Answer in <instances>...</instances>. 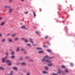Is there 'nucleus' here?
Listing matches in <instances>:
<instances>
[{
    "mask_svg": "<svg viewBox=\"0 0 75 75\" xmlns=\"http://www.w3.org/2000/svg\"><path fill=\"white\" fill-rule=\"evenodd\" d=\"M27 45H28V47H31V45L30 44H27Z\"/></svg>",
    "mask_w": 75,
    "mask_h": 75,
    "instance_id": "30",
    "label": "nucleus"
},
{
    "mask_svg": "<svg viewBox=\"0 0 75 75\" xmlns=\"http://www.w3.org/2000/svg\"><path fill=\"white\" fill-rule=\"evenodd\" d=\"M44 48H47V47H48V46H46L45 45H44Z\"/></svg>",
    "mask_w": 75,
    "mask_h": 75,
    "instance_id": "41",
    "label": "nucleus"
},
{
    "mask_svg": "<svg viewBox=\"0 0 75 75\" xmlns=\"http://www.w3.org/2000/svg\"><path fill=\"white\" fill-rule=\"evenodd\" d=\"M1 47V46L0 45V47Z\"/></svg>",
    "mask_w": 75,
    "mask_h": 75,
    "instance_id": "54",
    "label": "nucleus"
},
{
    "mask_svg": "<svg viewBox=\"0 0 75 75\" xmlns=\"http://www.w3.org/2000/svg\"><path fill=\"white\" fill-rule=\"evenodd\" d=\"M19 50H20V47H18V48L16 50V51H17V52H18V51H19Z\"/></svg>",
    "mask_w": 75,
    "mask_h": 75,
    "instance_id": "19",
    "label": "nucleus"
},
{
    "mask_svg": "<svg viewBox=\"0 0 75 75\" xmlns=\"http://www.w3.org/2000/svg\"><path fill=\"white\" fill-rule=\"evenodd\" d=\"M47 52H50L51 51V50H47Z\"/></svg>",
    "mask_w": 75,
    "mask_h": 75,
    "instance_id": "29",
    "label": "nucleus"
},
{
    "mask_svg": "<svg viewBox=\"0 0 75 75\" xmlns=\"http://www.w3.org/2000/svg\"><path fill=\"white\" fill-rule=\"evenodd\" d=\"M61 67L62 68H66V67H65V66L64 65H62Z\"/></svg>",
    "mask_w": 75,
    "mask_h": 75,
    "instance_id": "15",
    "label": "nucleus"
},
{
    "mask_svg": "<svg viewBox=\"0 0 75 75\" xmlns=\"http://www.w3.org/2000/svg\"><path fill=\"white\" fill-rule=\"evenodd\" d=\"M24 38H21V40H24Z\"/></svg>",
    "mask_w": 75,
    "mask_h": 75,
    "instance_id": "48",
    "label": "nucleus"
},
{
    "mask_svg": "<svg viewBox=\"0 0 75 75\" xmlns=\"http://www.w3.org/2000/svg\"><path fill=\"white\" fill-rule=\"evenodd\" d=\"M57 73H58V74H61V70L60 69H59Z\"/></svg>",
    "mask_w": 75,
    "mask_h": 75,
    "instance_id": "10",
    "label": "nucleus"
},
{
    "mask_svg": "<svg viewBox=\"0 0 75 75\" xmlns=\"http://www.w3.org/2000/svg\"><path fill=\"white\" fill-rule=\"evenodd\" d=\"M28 12H25V14H28Z\"/></svg>",
    "mask_w": 75,
    "mask_h": 75,
    "instance_id": "44",
    "label": "nucleus"
},
{
    "mask_svg": "<svg viewBox=\"0 0 75 75\" xmlns=\"http://www.w3.org/2000/svg\"><path fill=\"white\" fill-rule=\"evenodd\" d=\"M24 53L25 54H26V53H27V52H24Z\"/></svg>",
    "mask_w": 75,
    "mask_h": 75,
    "instance_id": "50",
    "label": "nucleus"
},
{
    "mask_svg": "<svg viewBox=\"0 0 75 75\" xmlns=\"http://www.w3.org/2000/svg\"><path fill=\"white\" fill-rule=\"evenodd\" d=\"M21 51H25V49H22L21 50Z\"/></svg>",
    "mask_w": 75,
    "mask_h": 75,
    "instance_id": "38",
    "label": "nucleus"
},
{
    "mask_svg": "<svg viewBox=\"0 0 75 75\" xmlns=\"http://www.w3.org/2000/svg\"><path fill=\"white\" fill-rule=\"evenodd\" d=\"M70 65L71 66V67H72V66H73V65H74V64H72V63H71L70 64Z\"/></svg>",
    "mask_w": 75,
    "mask_h": 75,
    "instance_id": "32",
    "label": "nucleus"
},
{
    "mask_svg": "<svg viewBox=\"0 0 75 75\" xmlns=\"http://www.w3.org/2000/svg\"><path fill=\"white\" fill-rule=\"evenodd\" d=\"M21 64L23 65H26V63H22Z\"/></svg>",
    "mask_w": 75,
    "mask_h": 75,
    "instance_id": "20",
    "label": "nucleus"
},
{
    "mask_svg": "<svg viewBox=\"0 0 75 75\" xmlns=\"http://www.w3.org/2000/svg\"><path fill=\"white\" fill-rule=\"evenodd\" d=\"M3 69V68H2V67H0V69Z\"/></svg>",
    "mask_w": 75,
    "mask_h": 75,
    "instance_id": "45",
    "label": "nucleus"
},
{
    "mask_svg": "<svg viewBox=\"0 0 75 75\" xmlns=\"http://www.w3.org/2000/svg\"><path fill=\"white\" fill-rule=\"evenodd\" d=\"M21 24H22V23H21Z\"/></svg>",
    "mask_w": 75,
    "mask_h": 75,
    "instance_id": "55",
    "label": "nucleus"
},
{
    "mask_svg": "<svg viewBox=\"0 0 75 75\" xmlns=\"http://www.w3.org/2000/svg\"><path fill=\"white\" fill-rule=\"evenodd\" d=\"M16 34L15 33L14 34H13V35H12L11 36L12 37H15V36H16Z\"/></svg>",
    "mask_w": 75,
    "mask_h": 75,
    "instance_id": "12",
    "label": "nucleus"
},
{
    "mask_svg": "<svg viewBox=\"0 0 75 75\" xmlns=\"http://www.w3.org/2000/svg\"><path fill=\"white\" fill-rule=\"evenodd\" d=\"M3 19V17H0V20H1Z\"/></svg>",
    "mask_w": 75,
    "mask_h": 75,
    "instance_id": "40",
    "label": "nucleus"
},
{
    "mask_svg": "<svg viewBox=\"0 0 75 75\" xmlns=\"http://www.w3.org/2000/svg\"><path fill=\"white\" fill-rule=\"evenodd\" d=\"M10 33H8L7 34V35H8V36L9 35H10Z\"/></svg>",
    "mask_w": 75,
    "mask_h": 75,
    "instance_id": "43",
    "label": "nucleus"
},
{
    "mask_svg": "<svg viewBox=\"0 0 75 75\" xmlns=\"http://www.w3.org/2000/svg\"><path fill=\"white\" fill-rule=\"evenodd\" d=\"M44 52V51H40L38 52V53H39V54H41V53H43Z\"/></svg>",
    "mask_w": 75,
    "mask_h": 75,
    "instance_id": "11",
    "label": "nucleus"
},
{
    "mask_svg": "<svg viewBox=\"0 0 75 75\" xmlns=\"http://www.w3.org/2000/svg\"><path fill=\"white\" fill-rule=\"evenodd\" d=\"M29 61H32V60H29Z\"/></svg>",
    "mask_w": 75,
    "mask_h": 75,
    "instance_id": "52",
    "label": "nucleus"
},
{
    "mask_svg": "<svg viewBox=\"0 0 75 75\" xmlns=\"http://www.w3.org/2000/svg\"><path fill=\"white\" fill-rule=\"evenodd\" d=\"M0 37H2V34L1 33H0Z\"/></svg>",
    "mask_w": 75,
    "mask_h": 75,
    "instance_id": "39",
    "label": "nucleus"
},
{
    "mask_svg": "<svg viewBox=\"0 0 75 75\" xmlns=\"http://www.w3.org/2000/svg\"><path fill=\"white\" fill-rule=\"evenodd\" d=\"M43 74H47V72L45 71H43L42 72Z\"/></svg>",
    "mask_w": 75,
    "mask_h": 75,
    "instance_id": "23",
    "label": "nucleus"
},
{
    "mask_svg": "<svg viewBox=\"0 0 75 75\" xmlns=\"http://www.w3.org/2000/svg\"><path fill=\"white\" fill-rule=\"evenodd\" d=\"M12 58H15V57H14V56L13 55L11 56Z\"/></svg>",
    "mask_w": 75,
    "mask_h": 75,
    "instance_id": "34",
    "label": "nucleus"
},
{
    "mask_svg": "<svg viewBox=\"0 0 75 75\" xmlns=\"http://www.w3.org/2000/svg\"><path fill=\"white\" fill-rule=\"evenodd\" d=\"M29 40H30V41L31 42H32V43L33 44V45L34 46H36V45H33V39L31 38H30Z\"/></svg>",
    "mask_w": 75,
    "mask_h": 75,
    "instance_id": "4",
    "label": "nucleus"
},
{
    "mask_svg": "<svg viewBox=\"0 0 75 75\" xmlns=\"http://www.w3.org/2000/svg\"><path fill=\"white\" fill-rule=\"evenodd\" d=\"M48 57V55H47L45 56L44 58L42 59V61H45L46 62H51L52 61L51 60H46V59Z\"/></svg>",
    "mask_w": 75,
    "mask_h": 75,
    "instance_id": "1",
    "label": "nucleus"
},
{
    "mask_svg": "<svg viewBox=\"0 0 75 75\" xmlns=\"http://www.w3.org/2000/svg\"><path fill=\"white\" fill-rule=\"evenodd\" d=\"M13 68L14 70H17L18 69L16 67H13Z\"/></svg>",
    "mask_w": 75,
    "mask_h": 75,
    "instance_id": "13",
    "label": "nucleus"
},
{
    "mask_svg": "<svg viewBox=\"0 0 75 75\" xmlns=\"http://www.w3.org/2000/svg\"><path fill=\"white\" fill-rule=\"evenodd\" d=\"M37 50H42V48L40 47H37L36 48Z\"/></svg>",
    "mask_w": 75,
    "mask_h": 75,
    "instance_id": "18",
    "label": "nucleus"
},
{
    "mask_svg": "<svg viewBox=\"0 0 75 75\" xmlns=\"http://www.w3.org/2000/svg\"><path fill=\"white\" fill-rule=\"evenodd\" d=\"M26 58H28V57L26 56Z\"/></svg>",
    "mask_w": 75,
    "mask_h": 75,
    "instance_id": "47",
    "label": "nucleus"
},
{
    "mask_svg": "<svg viewBox=\"0 0 75 75\" xmlns=\"http://www.w3.org/2000/svg\"><path fill=\"white\" fill-rule=\"evenodd\" d=\"M33 14H34V17H35V16H36V14H35V12H33Z\"/></svg>",
    "mask_w": 75,
    "mask_h": 75,
    "instance_id": "21",
    "label": "nucleus"
},
{
    "mask_svg": "<svg viewBox=\"0 0 75 75\" xmlns=\"http://www.w3.org/2000/svg\"><path fill=\"white\" fill-rule=\"evenodd\" d=\"M25 42H28V40H25Z\"/></svg>",
    "mask_w": 75,
    "mask_h": 75,
    "instance_id": "35",
    "label": "nucleus"
},
{
    "mask_svg": "<svg viewBox=\"0 0 75 75\" xmlns=\"http://www.w3.org/2000/svg\"><path fill=\"white\" fill-rule=\"evenodd\" d=\"M14 0H9V1L10 3H11L12 2H13V1Z\"/></svg>",
    "mask_w": 75,
    "mask_h": 75,
    "instance_id": "26",
    "label": "nucleus"
},
{
    "mask_svg": "<svg viewBox=\"0 0 75 75\" xmlns=\"http://www.w3.org/2000/svg\"><path fill=\"white\" fill-rule=\"evenodd\" d=\"M55 58V57H49L47 58V59H52V58Z\"/></svg>",
    "mask_w": 75,
    "mask_h": 75,
    "instance_id": "14",
    "label": "nucleus"
},
{
    "mask_svg": "<svg viewBox=\"0 0 75 75\" xmlns=\"http://www.w3.org/2000/svg\"><path fill=\"white\" fill-rule=\"evenodd\" d=\"M58 74L57 73H54L52 74V75H57Z\"/></svg>",
    "mask_w": 75,
    "mask_h": 75,
    "instance_id": "37",
    "label": "nucleus"
},
{
    "mask_svg": "<svg viewBox=\"0 0 75 75\" xmlns=\"http://www.w3.org/2000/svg\"><path fill=\"white\" fill-rule=\"evenodd\" d=\"M6 62H7V63H9L8 65H9V66H10V65H11V61H10L9 60H7L6 61Z\"/></svg>",
    "mask_w": 75,
    "mask_h": 75,
    "instance_id": "3",
    "label": "nucleus"
},
{
    "mask_svg": "<svg viewBox=\"0 0 75 75\" xmlns=\"http://www.w3.org/2000/svg\"><path fill=\"white\" fill-rule=\"evenodd\" d=\"M12 55H14V52H12Z\"/></svg>",
    "mask_w": 75,
    "mask_h": 75,
    "instance_id": "42",
    "label": "nucleus"
},
{
    "mask_svg": "<svg viewBox=\"0 0 75 75\" xmlns=\"http://www.w3.org/2000/svg\"><path fill=\"white\" fill-rule=\"evenodd\" d=\"M8 41L10 42H13V39H8Z\"/></svg>",
    "mask_w": 75,
    "mask_h": 75,
    "instance_id": "6",
    "label": "nucleus"
},
{
    "mask_svg": "<svg viewBox=\"0 0 75 75\" xmlns=\"http://www.w3.org/2000/svg\"><path fill=\"white\" fill-rule=\"evenodd\" d=\"M19 63H17L16 64L17 65H18V64H19Z\"/></svg>",
    "mask_w": 75,
    "mask_h": 75,
    "instance_id": "51",
    "label": "nucleus"
},
{
    "mask_svg": "<svg viewBox=\"0 0 75 75\" xmlns=\"http://www.w3.org/2000/svg\"><path fill=\"white\" fill-rule=\"evenodd\" d=\"M24 0H21V1H22V2H23V1H24Z\"/></svg>",
    "mask_w": 75,
    "mask_h": 75,
    "instance_id": "46",
    "label": "nucleus"
},
{
    "mask_svg": "<svg viewBox=\"0 0 75 75\" xmlns=\"http://www.w3.org/2000/svg\"><path fill=\"white\" fill-rule=\"evenodd\" d=\"M48 38V36H47L45 37V39H47V38Z\"/></svg>",
    "mask_w": 75,
    "mask_h": 75,
    "instance_id": "27",
    "label": "nucleus"
},
{
    "mask_svg": "<svg viewBox=\"0 0 75 75\" xmlns=\"http://www.w3.org/2000/svg\"><path fill=\"white\" fill-rule=\"evenodd\" d=\"M45 69H46V70H48V67L47 66L45 67Z\"/></svg>",
    "mask_w": 75,
    "mask_h": 75,
    "instance_id": "16",
    "label": "nucleus"
},
{
    "mask_svg": "<svg viewBox=\"0 0 75 75\" xmlns=\"http://www.w3.org/2000/svg\"><path fill=\"white\" fill-rule=\"evenodd\" d=\"M13 74V71H11V73L10 75H12Z\"/></svg>",
    "mask_w": 75,
    "mask_h": 75,
    "instance_id": "24",
    "label": "nucleus"
},
{
    "mask_svg": "<svg viewBox=\"0 0 75 75\" xmlns=\"http://www.w3.org/2000/svg\"><path fill=\"white\" fill-rule=\"evenodd\" d=\"M21 28L22 29H27V28H26V27H25V26H22L21 27Z\"/></svg>",
    "mask_w": 75,
    "mask_h": 75,
    "instance_id": "5",
    "label": "nucleus"
},
{
    "mask_svg": "<svg viewBox=\"0 0 75 75\" xmlns=\"http://www.w3.org/2000/svg\"><path fill=\"white\" fill-rule=\"evenodd\" d=\"M5 41H6V39H3L2 40V42H4Z\"/></svg>",
    "mask_w": 75,
    "mask_h": 75,
    "instance_id": "22",
    "label": "nucleus"
},
{
    "mask_svg": "<svg viewBox=\"0 0 75 75\" xmlns=\"http://www.w3.org/2000/svg\"><path fill=\"white\" fill-rule=\"evenodd\" d=\"M52 65H53L52 63H50L48 64V66H49V67H51L52 66Z\"/></svg>",
    "mask_w": 75,
    "mask_h": 75,
    "instance_id": "8",
    "label": "nucleus"
},
{
    "mask_svg": "<svg viewBox=\"0 0 75 75\" xmlns=\"http://www.w3.org/2000/svg\"><path fill=\"white\" fill-rule=\"evenodd\" d=\"M65 72L68 73V69H66L65 70Z\"/></svg>",
    "mask_w": 75,
    "mask_h": 75,
    "instance_id": "25",
    "label": "nucleus"
},
{
    "mask_svg": "<svg viewBox=\"0 0 75 75\" xmlns=\"http://www.w3.org/2000/svg\"><path fill=\"white\" fill-rule=\"evenodd\" d=\"M15 40H16V41H17V40H18V37L16 38H15Z\"/></svg>",
    "mask_w": 75,
    "mask_h": 75,
    "instance_id": "17",
    "label": "nucleus"
},
{
    "mask_svg": "<svg viewBox=\"0 0 75 75\" xmlns=\"http://www.w3.org/2000/svg\"><path fill=\"white\" fill-rule=\"evenodd\" d=\"M5 24H6V22L5 21H3L1 23L0 25L1 26H3L5 25Z\"/></svg>",
    "mask_w": 75,
    "mask_h": 75,
    "instance_id": "2",
    "label": "nucleus"
},
{
    "mask_svg": "<svg viewBox=\"0 0 75 75\" xmlns=\"http://www.w3.org/2000/svg\"><path fill=\"white\" fill-rule=\"evenodd\" d=\"M20 60L21 61L23 60V57H20Z\"/></svg>",
    "mask_w": 75,
    "mask_h": 75,
    "instance_id": "33",
    "label": "nucleus"
},
{
    "mask_svg": "<svg viewBox=\"0 0 75 75\" xmlns=\"http://www.w3.org/2000/svg\"><path fill=\"white\" fill-rule=\"evenodd\" d=\"M4 8H10L11 6H4Z\"/></svg>",
    "mask_w": 75,
    "mask_h": 75,
    "instance_id": "9",
    "label": "nucleus"
},
{
    "mask_svg": "<svg viewBox=\"0 0 75 75\" xmlns=\"http://www.w3.org/2000/svg\"><path fill=\"white\" fill-rule=\"evenodd\" d=\"M47 44H49V43L48 42H47Z\"/></svg>",
    "mask_w": 75,
    "mask_h": 75,
    "instance_id": "53",
    "label": "nucleus"
},
{
    "mask_svg": "<svg viewBox=\"0 0 75 75\" xmlns=\"http://www.w3.org/2000/svg\"><path fill=\"white\" fill-rule=\"evenodd\" d=\"M26 75H30V73L28 72L27 73Z\"/></svg>",
    "mask_w": 75,
    "mask_h": 75,
    "instance_id": "36",
    "label": "nucleus"
},
{
    "mask_svg": "<svg viewBox=\"0 0 75 75\" xmlns=\"http://www.w3.org/2000/svg\"><path fill=\"white\" fill-rule=\"evenodd\" d=\"M13 11V9L12 8H10L9 10V13H11V12Z\"/></svg>",
    "mask_w": 75,
    "mask_h": 75,
    "instance_id": "7",
    "label": "nucleus"
},
{
    "mask_svg": "<svg viewBox=\"0 0 75 75\" xmlns=\"http://www.w3.org/2000/svg\"><path fill=\"white\" fill-rule=\"evenodd\" d=\"M5 59V58H3L2 59V60L3 61V62H4L5 61V60H4Z\"/></svg>",
    "mask_w": 75,
    "mask_h": 75,
    "instance_id": "28",
    "label": "nucleus"
},
{
    "mask_svg": "<svg viewBox=\"0 0 75 75\" xmlns=\"http://www.w3.org/2000/svg\"><path fill=\"white\" fill-rule=\"evenodd\" d=\"M36 34H38V31H36Z\"/></svg>",
    "mask_w": 75,
    "mask_h": 75,
    "instance_id": "49",
    "label": "nucleus"
},
{
    "mask_svg": "<svg viewBox=\"0 0 75 75\" xmlns=\"http://www.w3.org/2000/svg\"><path fill=\"white\" fill-rule=\"evenodd\" d=\"M6 55L7 56H8V52H6Z\"/></svg>",
    "mask_w": 75,
    "mask_h": 75,
    "instance_id": "31",
    "label": "nucleus"
}]
</instances>
